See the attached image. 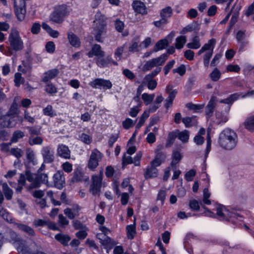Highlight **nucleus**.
Instances as JSON below:
<instances>
[{
    "mask_svg": "<svg viewBox=\"0 0 254 254\" xmlns=\"http://www.w3.org/2000/svg\"><path fill=\"white\" fill-rule=\"evenodd\" d=\"M158 175V170L154 166L150 165L147 167L146 171L144 174V176L146 179L156 177Z\"/></svg>",
    "mask_w": 254,
    "mask_h": 254,
    "instance_id": "nucleus-25",
    "label": "nucleus"
},
{
    "mask_svg": "<svg viewBox=\"0 0 254 254\" xmlns=\"http://www.w3.org/2000/svg\"><path fill=\"white\" fill-rule=\"evenodd\" d=\"M53 180L55 186L58 189H62L65 184L64 172L62 171L57 172L53 176Z\"/></svg>",
    "mask_w": 254,
    "mask_h": 254,
    "instance_id": "nucleus-15",
    "label": "nucleus"
},
{
    "mask_svg": "<svg viewBox=\"0 0 254 254\" xmlns=\"http://www.w3.org/2000/svg\"><path fill=\"white\" fill-rule=\"evenodd\" d=\"M126 230L127 232V238L130 240L133 239L135 234H136L135 225L131 224L127 225L126 227Z\"/></svg>",
    "mask_w": 254,
    "mask_h": 254,
    "instance_id": "nucleus-41",
    "label": "nucleus"
},
{
    "mask_svg": "<svg viewBox=\"0 0 254 254\" xmlns=\"http://www.w3.org/2000/svg\"><path fill=\"white\" fill-rule=\"evenodd\" d=\"M16 225L19 229L27 233L30 236H33L35 234L34 230L31 227L26 225L18 223Z\"/></svg>",
    "mask_w": 254,
    "mask_h": 254,
    "instance_id": "nucleus-39",
    "label": "nucleus"
},
{
    "mask_svg": "<svg viewBox=\"0 0 254 254\" xmlns=\"http://www.w3.org/2000/svg\"><path fill=\"white\" fill-rule=\"evenodd\" d=\"M17 114V108L16 105L15 104H12L11 105L9 110L7 112L6 115H8L9 116L13 117L18 119V116Z\"/></svg>",
    "mask_w": 254,
    "mask_h": 254,
    "instance_id": "nucleus-52",
    "label": "nucleus"
},
{
    "mask_svg": "<svg viewBox=\"0 0 254 254\" xmlns=\"http://www.w3.org/2000/svg\"><path fill=\"white\" fill-rule=\"evenodd\" d=\"M210 192L209 191L207 188H205L203 191V199L200 201V205H202L203 204L206 205H210L211 201L209 199L210 196Z\"/></svg>",
    "mask_w": 254,
    "mask_h": 254,
    "instance_id": "nucleus-35",
    "label": "nucleus"
},
{
    "mask_svg": "<svg viewBox=\"0 0 254 254\" xmlns=\"http://www.w3.org/2000/svg\"><path fill=\"white\" fill-rule=\"evenodd\" d=\"M92 53H94V56L98 57H104V52L101 50V47L99 45L95 44L92 48Z\"/></svg>",
    "mask_w": 254,
    "mask_h": 254,
    "instance_id": "nucleus-48",
    "label": "nucleus"
},
{
    "mask_svg": "<svg viewBox=\"0 0 254 254\" xmlns=\"http://www.w3.org/2000/svg\"><path fill=\"white\" fill-rule=\"evenodd\" d=\"M161 70V67H156L151 73L146 75L144 77V80L148 82L154 80L153 78L156 76Z\"/></svg>",
    "mask_w": 254,
    "mask_h": 254,
    "instance_id": "nucleus-36",
    "label": "nucleus"
},
{
    "mask_svg": "<svg viewBox=\"0 0 254 254\" xmlns=\"http://www.w3.org/2000/svg\"><path fill=\"white\" fill-rule=\"evenodd\" d=\"M216 44V40L214 38L209 40L207 43L204 44L201 48L198 51L197 55L200 56L205 52L203 55V64L205 67H208L209 61L213 54V51Z\"/></svg>",
    "mask_w": 254,
    "mask_h": 254,
    "instance_id": "nucleus-6",
    "label": "nucleus"
},
{
    "mask_svg": "<svg viewBox=\"0 0 254 254\" xmlns=\"http://www.w3.org/2000/svg\"><path fill=\"white\" fill-rule=\"evenodd\" d=\"M27 181L30 183L27 187L28 190L39 188L42 184L48 183V176L47 174H38L32 173L30 170L26 171Z\"/></svg>",
    "mask_w": 254,
    "mask_h": 254,
    "instance_id": "nucleus-3",
    "label": "nucleus"
},
{
    "mask_svg": "<svg viewBox=\"0 0 254 254\" xmlns=\"http://www.w3.org/2000/svg\"><path fill=\"white\" fill-rule=\"evenodd\" d=\"M23 80L24 79L22 77L20 73L16 72L15 73L14 81L16 86L19 87Z\"/></svg>",
    "mask_w": 254,
    "mask_h": 254,
    "instance_id": "nucleus-60",
    "label": "nucleus"
},
{
    "mask_svg": "<svg viewBox=\"0 0 254 254\" xmlns=\"http://www.w3.org/2000/svg\"><path fill=\"white\" fill-rule=\"evenodd\" d=\"M57 155L61 158L65 159L70 158V151L68 146L63 144H60L57 148Z\"/></svg>",
    "mask_w": 254,
    "mask_h": 254,
    "instance_id": "nucleus-17",
    "label": "nucleus"
},
{
    "mask_svg": "<svg viewBox=\"0 0 254 254\" xmlns=\"http://www.w3.org/2000/svg\"><path fill=\"white\" fill-rule=\"evenodd\" d=\"M102 154L97 149H94L91 152L88 163V168L94 170L99 165V162L102 158Z\"/></svg>",
    "mask_w": 254,
    "mask_h": 254,
    "instance_id": "nucleus-10",
    "label": "nucleus"
},
{
    "mask_svg": "<svg viewBox=\"0 0 254 254\" xmlns=\"http://www.w3.org/2000/svg\"><path fill=\"white\" fill-rule=\"evenodd\" d=\"M30 136L39 135L41 134V127H27Z\"/></svg>",
    "mask_w": 254,
    "mask_h": 254,
    "instance_id": "nucleus-50",
    "label": "nucleus"
},
{
    "mask_svg": "<svg viewBox=\"0 0 254 254\" xmlns=\"http://www.w3.org/2000/svg\"><path fill=\"white\" fill-rule=\"evenodd\" d=\"M200 204V203H199L198 201L195 199L190 200L189 203L190 207L195 211H198L199 209Z\"/></svg>",
    "mask_w": 254,
    "mask_h": 254,
    "instance_id": "nucleus-62",
    "label": "nucleus"
},
{
    "mask_svg": "<svg viewBox=\"0 0 254 254\" xmlns=\"http://www.w3.org/2000/svg\"><path fill=\"white\" fill-rule=\"evenodd\" d=\"M14 10L18 20L20 21L23 20L26 12L25 7H14Z\"/></svg>",
    "mask_w": 254,
    "mask_h": 254,
    "instance_id": "nucleus-33",
    "label": "nucleus"
},
{
    "mask_svg": "<svg viewBox=\"0 0 254 254\" xmlns=\"http://www.w3.org/2000/svg\"><path fill=\"white\" fill-rule=\"evenodd\" d=\"M43 113L44 115L51 117L56 116L55 111L53 110V107L50 105H48L43 109Z\"/></svg>",
    "mask_w": 254,
    "mask_h": 254,
    "instance_id": "nucleus-49",
    "label": "nucleus"
},
{
    "mask_svg": "<svg viewBox=\"0 0 254 254\" xmlns=\"http://www.w3.org/2000/svg\"><path fill=\"white\" fill-rule=\"evenodd\" d=\"M44 163L50 164L55 160V152L50 146H43L41 151Z\"/></svg>",
    "mask_w": 254,
    "mask_h": 254,
    "instance_id": "nucleus-11",
    "label": "nucleus"
},
{
    "mask_svg": "<svg viewBox=\"0 0 254 254\" xmlns=\"http://www.w3.org/2000/svg\"><path fill=\"white\" fill-rule=\"evenodd\" d=\"M217 97L212 96L205 108V114L208 117L213 115L214 109L216 105Z\"/></svg>",
    "mask_w": 254,
    "mask_h": 254,
    "instance_id": "nucleus-18",
    "label": "nucleus"
},
{
    "mask_svg": "<svg viewBox=\"0 0 254 254\" xmlns=\"http://www.w3.org/2000/svg\"><path fill=\"white\" fill-rule=\"evenodd\" d=\"M55 238L64 246H67L68 242L71 239V238L68 235L62 233L56 234Z\"/></svg>",
    "mask_w": 254,
    "mask_h": 254,
    "instance_id": "nucleus-27",
    "label": "nucleus"
},
{
    "mask_svg": "<svg viewBox=\"0 0 254 254\" xmlns=\"http://www.w3.org/2000/svg\"><path fill=\"white\" fill-rule=\"evenodd\" d=\"M26 156L28 162L35 166L37 164V160L36 159L35 152L31 148L26 149Z\"/></svg>",
    "mask_w": 254,
    "mask_h": 254,
    "instance_id": "nucleus-21",
    "label": "nucleus"
},
{
    "mask_svg": "<svg viewBox=\"0 0 254 254\" xmlns=\"http://www.w3.org/2000/svg\"><path fill=\"white\" fill-rule=\"evenodd\" d=\"M60 73L57 68H53L45 72L42 78V81L44 83H48L51 80L57 77Z\"/></svg>",
    "mask_w": 254,
    "mask_h": 254,
    "instance_id": "nucleus-16",
    "label": "nucleus"
},
{
    "mask_svg": "<svg viewBox=\"0 0 254 254\" xmlns=\"http://www.w3.org/2000/svg\"><path fill=\"white\" fill-rule=\"evenodd\" d=\"M245 126L248 130L254 131V116H251L247 119L245 122Z\"/></svg>",
    "mask_w": 254,
    "mask_h": 254,
    "instance_id": "nucleus-43",
    "label": "nucleus"
},
{
    "mask_svg": "<svg viewBox=\"0 0 254 254\" xmlns=\"http://www.w3.org/2000/svg\"><path fill=\"white\" fill-rule=\"evenodd\" d=\"M41 30V25L38 22L34 23L31 28V32L33 34H38Z\"/></svg>",
    "mask_w": 254,
    "mask_h": 254,
    "instance_id": "nucleus-63",
    "label": "nucleus"
},
{
    "mask_svg": "<svg viewBox=\"0 0 254 254\" xmlns=\"http://www.w3.org/2000/svg\"><path fill=\"white\" fill-rule=\"evenodd\" d=\"M149 117V113L145 111L141 115L139 120L135 127L136 129H139L144 124L145 120Z\"/></svg>",
    "mask_w": 254,
    "mask_h": 254,
    "instance_id": "nucleus-47",
    "label": "nucleus"
},
{
    "mask_svg": "<svg viewBox=\"0 0 254 254\" xmlns=\"http://www.w3.org/2000/svg\"><path fill=\"white\" fill-rule=\"evenodd\" d=\"M168 58V55L167 54H163L159 57L148 61L143 65V71H147L150 70L154 67H160L165 63Z\"/></svg>",
    "mask_w": 254,
    "mask_h": 254,
    "instance_id": "nucleus-8",
    "label": "nucleus"
},
{
    "mask_svg": "<svg viewBox=\"0 0 254 254\" xmlns=\"http://www.w3.org/2000/svg\"><path fill=\"white\" fill-rule=\"evenodd\" d=\"M28 142L30 146H33L35 145H41L43 143V138L37 135L36 136H30L28 138Z\"/></svg>",
    "mask_w": 254,
    "mask_h": 254,
    "instance_id": "nucleus-34",
    "label": "nucleus"
},
{
    "mask_svg": "<svg viewBox=\"0 0 254 254\" xmlns=\"http://www.w3.org/2000/svg\"><path fill=\"white\" fill-rule=\"evenodd\" d=\"M19 253L22 254H46L41 251L32 252L30 251L29 247L27 246L26 241L20 238L17 242L14 245Z\"/></svg>",
    "mask_w": 254,
    "mask_h": 254,
    "instance_id": "nucleus-13",
    "label": "nucleus"
},
{
    "mask_svg": "<svg viewBox=\"0 0 254 254\" xmlns=\"http://www.w3.org/2000/svg\"><path fill=\"white\" fill-rule=\"evenodd\" d=\"M10 153L15 156L17 159H19L23 155V151L19 148H11L10 150Z\"/></svg>",
    "mask_w": 254,
    "mask_h": 254,
    "instance_id": "nucleus-53",
    "label": "nucleus"
},
{
    "mask_svg": "<svg viewBox=\"0 0 254 254\" xmlns=\"http://www.w3.org/2000/svg\"><path fill=\"white\" fill-rule=\"evenodd\" d=\"M122 125L124 128L128 129L133 126L134 123L131 119L127 118L125 121L123 122Z\"/></svg>",
    "mask_w": 254,
    "mask_h": 254,
    "instance_id": "nucleus-61",
    "label": "nucleus"
},
{
    "mask_svg": "<svg viewBox=\"0 0 254 254\" xmlns=\"http://www.w3.org/2000/svg\"><path fill=\"white\" fill-rule=\"evenodd\" d=\"M176 94L177 91L175 90L169 92V96L165 99L164 102V106L167 109H168L170 107L172 106L173 100L176 97Z\"/></svg>",
    "mask_w": 254,
    "mask_h": 254,
    "instance_id": "nucleus-29",
    "label": "nucleus"
},
{
    "mask_svg": "<svg viewBox=\"0 0 254 254\" xmlns=\"http://www.w3.org/2000/svg\"><path fill=\"white\" fill-rule=\"evenodd\" d=\"M100 230L104 233V235L103 236V237H105L104 240H102L99 238V239H100V243L103 245H107L110 241L111 239L110 238L106 237V234L108 233L110 231L105 226H102L100 228Z\"/></svg>",
    "mask_w": 254,
    "mask_h": 254,
    "instance_id": "nucleus-42",
    "label": "nucleus"
},
{
    "mask_svg": "<svg viewBox=\"0 0 254 254\" xmlns=\"http://www.w3.org/2000/svg\"><path fill=\"white\" fill-rule=\"evenodd\" d=\"M47 84L45 87V91L48 94L53 95L57 93V89L56 86L50 82L46 83Z\"/></svg>",
    "mask_w": 254,
    "mask_h": 254,
    "instance_id": "nucleus-46",
    "label": "nucleus"
},
{
    "mask_svg": "<svg viewBox=\"0 0 254 254\" xmlns=\"http://www.w3.org/2000/svg\"><path fill=\"white\" fill-rule=\"evenodd\" d=\"M67 38L70 45L75 47L78 48L80 46V41L79 38L72 32H68Z\"/></svg>",
    "mask_w": 254,
    "mask_h": 254,
    "instance_id": "nucleus-22",
    "label": "nucleus"
},
{
    "mask_svg": "<svg viewBox=\"0 0 254 254\" xmlns=\"http://www.w3.org/2000/svg\"><path fill=\"white\" fill-rule=\"evenodd\" d=\"M206 141H207V145H206V148L205 150V158H207L209 152L211 150V136L210 135L209 131L208 130L207 131V133Z\"/></svg>",
    "mask_w": 254,
    "mask_h": 254,
    "instance_id": "nucleus-56",
    "label": "nucleus"
},
{
    "mask_svg": "<svg viewBox=\"0 0 254 254\" xmlns=\"http://www.w3.org/2000/svg\"><path fill=\"white\" fill-rule=\"evenodd\" d=\"M94 22L95 25L94 28L95 39L99 42H102L103 41L102 36L106 33V18L100 12H97L95 15Z\"/></svg>",
    "mask_w": 254,
    "mask_h": 254,
    "instance_id": "nucleus-4",
    "label": "nucleus"
},
{
    "mask_svg": "<svg viewBox=\"0 0 254 254\" xmlns=\"http://www.w3.org/2000/svg\"><path fill=\"white\" fill-rule=\"evenodd\" d=\"M154 97V94H148V93H144L142 95V99L146 105L150 104L153 100Z\"/></svg>",
    "mask_w": 254,
    "mask_h": 254,
    "instance_id": "nucleus-51",
    "label": "nucleus"
},
{
    "mask_svg": "<svg viewBox=\"0 0 254 254\" xmlns=\"http://www.w3.org/2000/svg\"><path fill=\"white\" fill-rule=\"evenodd\" d=\"M205 210L203 214L208 217L215 218L217 217L221 220H228L232 223L236 224L238 221L243 220L242 216L239 214L235 210L231 211L227 209L224 206L219 205L216 207V214L209 210L206 207L201 205Z\"/></svg>",
    "mask_w": 254,
    "mask_h": 254,
    "instance_id": "nucleus-1",
    "label": "nucleus"
},
{
    "mask_svg": "<svg viewBox=\"0 0 254 254\" xmlns=\"http://www.w3.org/2000/svg\"><path fill=\"white\" fill-rule=\"evenodd\" d=\"M182 122L184 124L186 127H190L193 126L195 123L194 117H187L182 118Z\"/></svg>",
    "mask_w": 254,
    "mask_h": 254,
    "instance_id": "nucleus-44",
    "label": "nucleus"
},
{
    "mask_svg": "<svg viewBox=\"0 0 254 254\" xmlns=\"http://www.w3.org/2000/svg\"><path fill=\"white\" fill-rule=\"evenodd\" d=\"M2 190L6 199L10 200L12 198L13 192L6 183H3L2 184Z\"/></svg>",
    "mask_w": 254,
    "mask_h": 254,
    "instance_id": "nucleus-40",
    "label": "nucleus"
},
{
    "mask_svg": "<svg viewBox=\"0 0 254 254\" xmlns=\"http://www.w3.org/2000/svg\"><path fill=\"white\" fill-rule=\"evenodd\" d=\"M221 76V73L217 68H215L210 74V77L213 81H218Z\"/></svg>",
    "mask_w": 254,
    "mask_h": 254,
    "instance_id": "nucleus-55",
    "label": "nucleus"
},
{
    "mask_svg": "<svg viewBox=\"0 0 254 254\" xmlns=\"http://www.w3.org/2000/svg\"><path fill=\"white\" fill-rule=\"evenodd\" d=\"M182 159V156L180 152L178 151H175L172 154V161L171 166L173 167V170L176 169V165Z\"/></svg>",
    "mask_w": 254,
    "mask_h": 254,
    "instance_id": "nucleus-32",
    "label": "nucleus"
},
{
    "mask_svg": "<svg viewBox=\"0 0 254 254\" xmlns=\"http://www.w3.org/2000/svg\"><path fill=\"white\" fill-rule=\"evenodd\" d=\"M201 46L200 39L198 36H195L192 39V42L189 43L187 47L190 49H197Z\"/></svg>",
    "mask_w": 254,
    "mask_h": 254,
    "instance_id": "nucleus-28",
    "label": "nucleus"
},
{
    "mask_svg": "<svg viewBox=\"0 0 254 254\" xmlns=\"http://www.w3.org/2000/svg\"><path fill=\"white\" fill-rule=\"evenodd\" d=\"M24 135V133L23 131L20 130H17L13 133L12 136L10 139V142L9 143H2L0 144V146L1 147H7L11 145L12 143L17 142L19 139L22 138Z\"/></svg>",
    "mask_w": 254,
    "mask_h": 254,
    "instance_id": "nucleus-19",
    "label": "nucleus"
},
{
    "mask_svg": "<svg viewBox=\"0 0 254 254\" xmlns=\"http://www.w3.org/2000/svg\"><path fill=\"white\" fill-rule=\"evenodd\" d=\"M89 179L88 177H84L83 173L79 169H76L74 173L72 179V181L74 182H81L83 181H87Z\"/></svg>",
    "mask_w": 254,
    "mask_h": 254,
    "instance_id": "nucleus-26",
    "label": "nucleus"
},
{
    "mask_svg": "<svg viewBox=\"0 0 254 254\" xmlns=\"http://www.w3.org/2000/svg\"><path fill=\"white\" fill-rule=\"evenodd\" d=\"M240 95L238 93H234L231 94L229 97L227 98L222 99L219 102L221 103H223L225 104L231 105L232 103L237 99L239 98Z\"/></svg>",
    "mask_w": 254,
    "mask_h": 254,
    "instance_id": "nucleus-31",
    "label": "nucleus"
},
{
    "mask_svg": "<svg viewBox=\"0 0 254 254\" xmlns=\"http://www.w3.org/2000/svg\"><path fill=\"white\" fill-rule=\"evenodd\" d=\"M238 143V135L232 129L225 128L219 135L218 144L224 150L228 151L233 150L237 146Z\"/></svg>",
    "mask_w": 254,
    "mask_h": 254,
    "instance_id": "nucleus-2",
    "label": "nucleus"
},
{
    "mask_svg": "<svg viewBox=\"0 0 254 254\" xmlns=\"http://www.w3.org/2000/svg\"><path fill=\"white\" fill-rule=\"evenodd\" d=\"M132 7L135 11L142 15L146 14L147 11L143 2L140 1H134L132 3Z\"/></svg>",
    "mask_w": 254,
    "mask_h": 254,
    "instance_id": "nucleus-20",
    "label": "nucleus"
},
{
    "mask_svg": "<svg viewBox=\"0 0 254 254\" xmlns=\"http://www.w3.org/2000/svg\"><path fill=\"white\" fill-rule=\"evenodd\" d=\"M169 45L168 41L166 39H163L158 41L155 44L153 52H157L158 51L163 50Z\"/></svg>",
    "mask_w": 254,
    "mask_h": 254,
    "instance_id": "nucleus-30",
    "label": "nucleus"
},
{
    "mask_svg": "<svg viewBox=\"0 0 254 254\" xmlns=\"http://www.w3.org/2000/svg\"><path fill=\"white\" fill-rule=\"evenodd\" d=\"M177 138L183 143H187L190 137V132L187 129L183 131H180L179 129H176Z\"/></svg>",
    "mask_w": 254,
    "mask_h": 254,
    "instance_id": "nucleus-24",
    "label": "nucleus"
},
{
    "mask_svg": "<svg viewBox=\"0 0 254 254\" xmlns=\"http://www.w3.org/2000/svg\"><path fill=\"white\" fill-rule=\"evenodd\" d=\"M89 85L93 88H101L102 87L104 90L110 89L112 87V83L109 80L103 78H96L90 81Z\"/></svg>",
    "mask_w": 254,
    "mask_h": 254,
    "instance_id": "nucleus-12",
    "label": "nucleus"
},
{
    "mask_svg": "<svg viewBox=\"0 0 254 254\" xmlns=\"http://www.w3.org/2000/svg\"><path fill=\"white\" fill-rule=\"evenodd\" d=\"M69 13L68 7L65 4L59 5L55 7L54 11L49 16V19L52 22L61 24L64 18Z\"/></svg>",
    "mask_w": 254,
    "mask_h": 254,
    "instance_id": "nucleus-5",
    "label": "nucleus"
},
{
    "mask_svg": "<svg viewBox=\"0 0 254 254\" xmlns=\"http://www.w3.org/2000/svg\"><path fill=\"white\" fill-rule=\"evenodd\" d=\"M20 238H21L14 232L11 231L9 232V241L13 245H14Z\"/></svg>",
    "mask_w": 254,
    "mask_h": 254,
    "instance_id": "nucleus-58",
    "label": "nucleus"
},
{
    "mask_svg": "<svg viewBox=\"0 0 254 254\" xmlns=\"http://www.w3.org/2000/svg\"><path fill=\"white\" fill-rule=\"evenodd\" d=\"M62 167L63 170L67 173H70L72 170V165L68 162L64 163Z\"/></svg>",
    "mask_w": 254,
    "mask_h": 254,
    "instance_id": "nucleus-64",
    "label": "nucleus"
},
{
    "mask_svg": "<svg viewBox=\"0 0 254 254\" xmlns=\"http://www.w3.org/2000/svg\"><path fill=\"white\" fill-rule=\"evenodd\" d=\"M102 176L93 175L92 177V183L90 185L89 191L93 195L99 194L101 191L102 182Z\"/></svg>",
    "mask_w": 254,
    "mask_h": 254,
    "instance_id": "nucleus-9",
    "label": "nucleus"
},
{
    "mask_svg": "<svg viewBox=\"0 0 254 254\" xmlns=\"http://www.w3.org/2000/svg\"><path fill=\"white\" fill-rule=\"evenodd\" d=\"M177 137L176 129L173 131L170 132L166 143L167 147H170L174 142L175 139Z\"/></svg>",
    "mask_w": 254,
    "mask_h": 254,
    "instance_id": "nucleus-37",
    "label": "nucleus"
},
{
    "mask_svg": "<svg viewBox=\"0 0 254 254\" xmlns=\"http://www.w3.org/2000/svg\"><path fill=\"white\" fill-rule=\"evenodd\" d=\"M79 139L86 144H90L92 141V137L89 135L82 133L79 135Z\"/></svg>",
    "mask_w": 254,
    "mask_h": 254,
    "instance_id": "nucleus-54",
    "label": "nucleus"
},
{
    "mask_svg": "<svg viewBox=\"0 0 254 254\" xmlns=\"http://www.w3.org/2000/svg\"><path fill=\"white\" fill-rule=\"evenodd\" d=\"M186 41V37L185 36H180L178 37L176 39V48L178 49H181L183 48Z\"/></svg>",
    "mask_w": 254,
    "mask_h": 254,
    "instance_id": "nucleus-45",
    "label": "nucleus"
},
{
    "mask_svg": "<svg viewBox=\"0 0 254 254\" xmlns=\"http://www.w3.org/2000/svg\"><path fill=\"white\" fill-rule=\"evenodd\" d=\"M64 211V214L70 219H73L75 217L78 216L69 208H65Z\"/></svg>",
    "mask_w": 254,
    "mask_h": 254,
    "instance_id": "nucleus-59",
    "label": "nucleus"
},
{
    "mask_svg": "<svg viewBox=\"0 0 254 254\" xmlns=\"http://www.w3.org/2000/svg\"><path fill=\"white\" fill-rule=\"evenodd\" d=\"M17 118L8 115H4L0 118V125L3 127L12 128L14 127L17 123Z\"/></svg>",
    "mask_w": 254,
    "mask_h": 254,
    "instance_id": "nucleus-14",
    "label": "nucleus"
},
{
    "mask_svg": "<svg viewBox=\"0 0 254 254\" xmlns=\"http://www.w3.org/2000/svg\"><path fill=\"white\" fill-rule=\"evenodd\" d=\"M163 146L162 145H159L156 150L155 153L156 158L158 159L161 160L162 162L164 161L166 157L165 155L161 151V149Z\"/></svg>",
    "mask_w": 254,
    "mask_h": 254,
    "instance_id": "nucleus-57",
    "label": "nucleus"
},
{
    "mask_svg": "<svg viewBox=\"0 0 254 254\" xmlns=\"http://www.w3.org/2000/svg\"><path fill=\"white\" fill-rule=\"evenodd\" d=\"M172 13V9L171 7L167 6L160 11V15L161 18L168 20V18L171 16Z\"/></svg>",
    "mask_w": 254,
    "mask_h": 254,
    "instance_id": "nucleus-38",
    "label": "nucleus"
},
{
    "mask_svg": "<svg viewBox=\"0 0 254 254\" xmlns=\"http://www.w3.org/2000/svg\"><path fill=\"white\" fill-rule=\"evenodd\" d=\"M95 61L98 66L104 67L112 62V59L110 56H107L105 58H103V57H98L95 58Z\"/></svg>",
    "mask_w": 254,
    "mask_h": 254,
    "instance_id": "nucleus-23",
    "label": "nucleus"
},
{
    "mask_svg": "<svg viewBox=\"0 0 254 254\" xmlns=\"http://www.w3.org/2000/svg\"><path fill=\"white\" fill-rule=\"evenodd\" d=\"M8 42L11 48L15 51L23 49L24 45L19 33L15 28H12L8 36Z\"/></svg>",
    "mask_w": 254,
    "mask_h": 254,
    "instance_id": "nucleus-7",
    "label": "nucleus"
}]
</instances>
